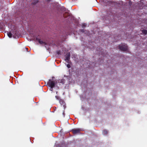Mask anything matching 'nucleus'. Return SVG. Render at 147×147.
I'll return each mask as SVG.
<instances>
[{"mask_svg":"<svg viewBox=\"0 0 147 147\" xmlns=\"http://www.w3.org/2000/svg\"><path fill=\"white\" fill-rule=\"evenodd\" d=\"M47 84L49 87H50V90L52 91L53 88L55 86V81H52L51 79H50L49 80V81L47 83Z\"/></svg>","mask_w":147,"mask_h":147,"instance_id":"f257e3e1","label":"nucleus"},{"mask_svg":"<svg viewBox=\"0 0 147 147\" xmlns=\"http://www.w3.org/2000/svg\"><path fill=\"white\" fill-rule=\"evenodd\" d=\"M119 49L121 51H125L128 49V47L126 44H123L119 46Z\"/></svg>","mask_w":147,"mask_h":147,"instance_id":"f03ea898","label":"nucleus"},{"mask_svg":"<svg viewBox=\"0 0 147 147\" xmlns=\"http://www.w3.org/2000/svg\"><path fill=\"white\" fill-rule=\"evenodd\" d=\"M70 54L69 53H66L65 55V61L69 64L71 63V62L70 60Z\"/></svg>","mask_w":147,"mask_h":147,"instance_id":"7ed1b4c3","label":"nucleus"},{"mask_svg":"<svg viewBox=\"0 0 147 147\" xmlns=\"http://www.w3.org/2000/svg\"><path fill=\"white\" fill-rule=\"evenodd\" d=\"M81 130L79 128L73 129L71 131L72 132L73 134H80Z\"/></svg>","mask_w":147,"mask_h":147,"instance_id":"20e7f679","label":"nucleus"},{"mask_svg":"<svg viewBox=\"0 0 147 147\" xmlns=\"http://www.w3.org/2000/svg\"><path fill=\"white\" fill-rule=\"evenodd\" d=\"M108 5L112 7H114V1H107Z\"/></svg>","mask_w":147,"mask_h":147,"instance_id":"39448f33","label":"nucleus"},{"mask_svg":"<svg viewBox=\"0 0 147 147\" xmlns=\"http://www.w3.org/2000/svg\"><path fill=\"white\" fill-rule=\"evenodd\" d=\"M36 40H38V42L41 44H44V45H46V43L44 42L43 41L41 40L40 39H38L37 38H36Z\"/></svg>","mask_w":147,"mask_h":147,"instance_id":"423d86ee","label":"nucleus"},{"mask_svg":"<svg viewBox=\"0 0 147 147\" xmlns=\"http://www.w3.org/2000/svg\"><path fill=\"white\" fill-rule=\"evenodd\" d=\"M59 102L60 104L61 105H63V106H64L65 105V102L62 100L60 99Z\"/></svg>","mask_w":147,"mask_h":147,"instance_id":"0eeeda50","label":"nucleus"},{"mask_svg":"<svg viewBox=\"0 0 147 147\" xmlns=\"http://www.w3.org/2000/svg\"><path fill=\"white\" fill-rule=\"evenodd\" d=\"M69 16V13L67 12H65L63 14V16L65 18H67V17Z\"/></svg>","mask_w":147,"mask_h":147,"instance_id":"6e6552de","label":"nucleus"},{"mask_svg":"<svg viewBox=\"0 0 147 147\" xmlns=\"http://www.w3.org/2000/svg\"><path fill=\"white\" fill-rule=\"evenodd\" d=\"M7 35L10 38H11L12 37V34L11 33V32H7Z\"/></svg>","mask_w":147,"mask_h":147,"instance_id":"1a4fd4ad","label":"nucleus"},{"mask_svg":"<svg viewBox=\"0 0 147 147\" xmlns=\"http://www.w3.org/2000/svg\"><path fill=\"white\" fill-rule=\"evenodd\" d=\"M38 0H34L33 1L32 4L33 5H35L38 2Z\"/></svg>","mask_w":147,"mask_h":147,"instance_id":"9d476101","label":"nucleus"},{"mask_svg":"<svg viewBox=\"0 0 147 147\" xmlns=\"http://www.w3.org/2000/svg\"><path fill=\"white\" fill-rule=\"evenodd\" d=\"M108 133V131L106 129H104L102 131V134L103 135H106Z\"/></svg>","mask_w":147,"mask_h":147,"instance_id":"9b49d317","label":"nucleus"},{"mask_svg":"<svg viewBox=\"0 0 147 147\" xmlns=\"http://www.w3.org/2000/svg\"><path fill=\"white\" fill-rule=\"evenodd\" d=\"M143 34L146 35L147 34V30H142Z\"/></svg>","mask_w":147,"mask_h":147,"instance_id":"f8f14e48","label":"nucleus"},{"mask_svg":"<svg viewBox=\"0 0 147 147\" xmlns=\"http://www.w3.org/2000/svg\"><path fill=\"white\" fill-rule=\"evenodd\" d=\"M120 5V3H119L116 2L114 1V7L116 6H118Z\"/></svg>","mask_w":147,"mask_h":147,"instance_id":"ddd939ff","label":"nucleus"},{"mask_svg":"<svg viewBox=\"0 0 147 147\" xmlns=\"http://www.w3.org/2000/svg\"><path fill=\"white\" fill-rule=\"evenodd\" d=\"M61 10L63 11H66V9L64 7H61Z\"/></svg>","mask_w":147,"mask_h":147,"instance_id":"4468645a","label":"nucleus"},{"mask_svg":"<svg viewBox=\"0 0 147 147\" xmlns=\"http://www.w3.org/2000/svg\"><path fill=\"white\" fill-rule=\"evenodd\" d=\"M65 81L64 80H61L60 82L62 83V84H64L65 83Z\"/></svg>","mask_w":147,"mask_h":147,"instance_id":"2eb2a0df","label":"nucleus"},{"mask_svg":"<svg viewBox=\"0 0 147 147\" xmlns=\"http://www.w3.org/2000/svg\"><path fill=\"white\" fill-rule=\"evenodd\" d=\"M61 53L60 50H58L57 51V53L58 55L61 54Z\"/></svg>","mask_w":147,"mask_h":147,"instance_id":"dca6fc26","label":"nucleus"},{"mask_svg":"<svg viewBox=\"0 0 147 147\" xmlns=\"http://www.w3.org/2000/svg\"><path fill=\"white\" fill-rule=\"evenodd\" d=\"M129 5L130 6H131L132 5V2L130 0L128 2Z\"/></svg>","mask_w":147,"mask_h":147,"instance_id":"f3484780","label":"nucleus"},{"mask_svg":"<svg viewBox=\"0 0 147 147\" xmlns=\"http://www.w3.org/2000/svg\"><path fill=\"white\" fill-rule=\"evenodd\" d=\"M67 67L68 68H70L71 67V66L70 65L69 63V64H67Z\"/></svg>","mask_w":147,"mask_h":147,"instance_id":"a211bd4d","label":"nucleus"},{"mask_svg":"<svg viewBox=\"0 0 147 147\" xmlns=\"http://www.w3.org/2000/svg\"><path fill=\"white\" fill-rule=\"evenodd\" d=\"M86 25L85 24H83L82 25V27L83 28H84L86 27Z\"/></svg>","mask_w":147,"mask_h":147,"instance_id":"6ab92c4d","label":"nucleus"},{"mask_svg":"<svg viewBox=\"0 0 147 147\" xmlns=\"http://www.w3.org/2000/svg\"><path fill=\"white\" fill-rule=\"evenodd\" d=\"M55 98H56L57 99H58V100H59V97L57 96H55Z\"/></svg>","mask_w":147,"mask_h":147,"instance_id":"aec40b11","label":"nucleus"},{"mask_svg":"<svg viewBox=\"0 0 147 147\" xmlns=\"http://www.w3.org/2000/svg\"><path fill=\"white\" fill-rule=\"evenodd\" d=\"M80 31H81V32H84V29L81 30H80Z\"/></svg>","mask_w":147,"mask_h":147,"instance_id":"412c9836","label":"nucleus"},{"mask_svg":"<svg viewBox=\"0 0 147 147\" xmlns=\"http://www.w3.org/2000/svg\"><path fill=\"white\" fill-rule=\"evenodd\" d=\"M25 49H26V50L27 51H28V48H25Z\"/></svg>","mask_w":147,"mask_h":147,"instance_id":"4be33fe9","label":"nucleus"},{"mask_svg":"<svg viewBox=\"0 0 147 147\" xmlns=\"http://www.w3.org/2000/svg\"><path fill=\"white\" fill-rule=\"evenodd\" d=\"M64 114H65V113H64V111H63V115L64 116Z\"/></svg>","mask_w":147,"mask_h":147,"instance_id":"5701e85b","label":"nucleus"},{"mask_svg":"<svg viewBox=\"0 0 147 147\" xmlns=\"http://www.w3.org/2000/svg\"><path fill=\"white\" fill-rule=\"evenodd\" d=\"M51 0H47V1H50Z\"/></svg>","mask_w":147,"mask_h":147,"instance_id":"b1692460","label":"nucleus"}]
</instances>
